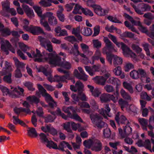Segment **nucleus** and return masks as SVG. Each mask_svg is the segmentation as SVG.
<instances>
[{
    "label": "nucleus",
    "instance_id": "obj_41",
    "mask_svg": "<svg viewBox=\"0 0 154 154\" xmlns=\"http://www.w3.org/2000/svg\"><path fill=\"white\" fill-rule=\"evenodd\" d=\"M80 27H78L76 28H73L72 31V34L75 35L78 38V39L80 41H82V37L80 34Z\"/></svg>",
    "mask_w": 154,
    "mask_h": 154
},
{
    "label": "nucleus",
    "instance_id": "obj_63",
    "mask_svg": "<svg viewBox=\"0 0 154 154\" xmlns=\"http://www.w3.org/2000/svg\"><path fill=\"white\" fill-rule=\"evenodd\" d=\"M142 45L146 52V55L148 56H150V52L149 49V45L147 43L144 42L142 44Z\"/></svg>",
    "mask_w": 154,
    "mask_h": 154
},
{
    "label": "nucleus",
    "instance_id": "obj_51",
    "mask_svg": "<svg viewBox=\"0 0 154 154\" xmlns=\"http://www.w3.org/2000/svg\"><path fill=\"white\" fill-rule=\"evenodd\" d=\"M82 34L85 36H89L91 35L92 33V31L91 28L88 27H84L82 30Z\"/></svg>",
    "mask_w": 154,
    "mask_h": 154
},
{
    "label": "nucleus",
    "instance_id": "obj_62",
    "mask_svg": "<svg viewBox=\"0 0 154 154\" xmlns=\"http://www.w3.org/2000/svg\"><path fill=\"white\" fill-rule=\"evenodd\" d=\"M87 5L94 9L97 5H96L95 1L93 0H88L86 2Z\"/></svg>",
    "mask_w": 154,
    "mask_h": 154
},
{
    "label": "nucleus",
    "instance_id": "obj_58",
    "mask_svg": "<svg viewBox=\"0 0 154 154\" xmlns=\"http://www.w3.org/2000/svg\"><path fill=\"white\" fill-rule=\"evenodd\" d=\"M23 84L29 90L33 91L35 90V88L33 87V84L31 82H23Z\"/></svg>",
    "mask_w": 154,
    "mask_h": 154
},
{
    "label": "nucleus",
    "instance_id": "obj_46",
    "mask_svg": "<svg viewBox=\"0 0 154 154\" xmlns=\"http://www.w3.org/2000/svg\"><path fill=\"white\" fill-rule=\"evenodd\" d=\"M70 122H66L64 123L63 125V127L64 129L66 130L68 132L71 133V134H69V136L70 137H74V135L72 134V131L70 129Z\"/></svg>",
    "mask_w": 154,
    "mask_h": 154
},
{
    "label": "nucleus",
    "instance_id": "obj_6",
    "mask_svg": "<svg viewBox=\"0 0 154 154\" xmlns=\"http://www.w3.org/2000/svg\"><path fill=\"white\" fill-rule=\"evenodd\" d=\"M118 47L121 46L122 50L124 55L126 57L131 58L133 61H137V56L128 47L122 42H119L117 41L115 43Z\"/></svg>",
    "mask_w": 154,
    "mask_h": 154
},
{
    "label": "nucleus",
    "instance_id": "obj_29",
    "mask_svg": "<svg viewBox=\"0 0 154 154\" xmlns=\"http://www.w3.org/2000/svg\"><path fill=\"white\" fill-rule=\"evenodd\" d=\"M22 7L27 16L31 18L34 17V14L33 10L25 4H23Z\"/></svg>",
    "mask_w": 154,
    "mask_h": 154
},
{
    "label": "nucleus",
    "instance_id": "obj_5",
    "mask_svg": "<svg viewBox=\"0 0 154 154\" xmlns=\"http://www.w3.org/2000/svg\"><path fill=\"white\" fill-rule=\"evenodd\" d=\"M83 144L87 148H90L91 147V149L96 152L100 151L102 149L101 143L97 139L85 140L83 142Z\"/></svg>",
    "mask_w": 154,
    "mask_h": 154
},
{
    "label": "nucleus",
    "instance_id": "obj_43",
    "mask_svg": "<svg viewBox=\"0 0 154 154\" xmlns=\"http://www.w3.org/2000/svg\"><path fill=\"white\" fill-rule=\"evenodd\" d=\"M140 124L142 126V128L144 131H147V127H148V120L144 118H140L138 119Z\"/></svg>",
    "mask_w": 154,
    "mask_h": 154
},
{
    "label": "nucleus",
    "instance_id": "obj_64",
    "mask_svg": "<svg viewBox=\"0 0 154 154\" xmlns=\"http://www.w3.org/2000/svg\"><path fill=\"white\" fill-rule=\"evenodd\" d=\"M121 37L132 38L134 37V34L131 32H125L121 35Z\"/></svg>",
    "mask_w": 154,
    "mask_h": 154
},
{
    "label": "nucleus",
    "instance_id": "obj_38",
    "mask_svg": "<svg viewBox=\"0 0 154 154\" xmlns=\"http://www.w3.org/2000/svg\"><path fill=\"white\" fill-rule=\"evenodd\" d=\"M51 113L54 116H55V115H57L58 116H60L62 118L65 120H67L68 119V116L66 115L64 113H63L61 112L60 109L59 108H57L56 112H51Z\"/></svg>",
    "mask_w": 154,
    "mask_h": 154
},
{
    "label": "nucleus",
    "instance_id": "obj_34",
    "mask_svg": "<svg viewBox=\"0 0 154 154\" xmlns=\"http://www.w3.org/2000/svg\"><path fill=\"white\" fill-rule=\"evenodd\" d=\"M93 79L97 84L104 85L106 81V79L103 76H96L93 78Z\"/></svg>",
    "mask_w": 154,
    "mask_h": 154
},
{
    "label": "nucleus",
    "instance_id": "obj_24",
    "mask_svg": "<svg viewBox=\"0 0 154 154\" xmlns=\"http://www.w3.org/2000/svg\"><path fill=\"white\" fill-rule=\"evenodd\" d=\"M108 8L103 9L100 6L97 5L94 9L95 12L98 15L103 16L106 15L109 11Z\"/></svg>",
    "mask_w": 154,
    "mask_h": 154
},
{
    "label": "nucleus",
    "instance_id": "obj_13",
    "mask_svg": "<svg viewBox=\"0 0 154 154\" xmlns=\"http://www.w3.org/2000/svg\"><path fill=\"white\" fill-rule=\"evenodd\" d=\"M1 50L4 52L6 54H8L9 50L13 53L15 52V50L11 48V45L8 41L2 39L1 41Z\"/></svg>",
    "mask_w": 154,
    "mask_h": 154
},
{
    "label": "nucleus",
    "instance_id": "obj_15",
    "mask_svg": "<svg viewBox=\"0 0 154 154\" xmlns=\"http://www.w3.org/2000/svg\"><path fill=\"white\" fill-rule=\"evenodd\" d=\"M23 28L26 31L34 35H37L39 33H44L42 29L39 26H33L32 25L30 26H24Z\"/></svg>",
    "mask_w": 154,
    "mask_h": 154
},
{
    "label": "nucleus",
    "instance_id": "obj_4",
    "mask_svg": "<svg viewBox=\"0 0 154 154\" xmlns=\"http://www.w3.org/2000/svg\"><path fill=\"white\" fill-rule=\"evenodd\" d=\"M62 110L65 112L67 114L68 116L71 119H75L76 121L82 122H83L81 118L76 113V111L78 112H80V109H77L76 107L74 109L72 106L67 107L63 106L62 108Z\"/></svg>",
    "mask_w": 154,
    "mask_h": 154
},
{
    "label": "nucleus",
    "instance_id": "obj_28",
    "mask_svg": "<svg viewBox=\"0 0 154 154\" xmlns=\"http://www.w3.org/2000/svg\"><path fill=\"white\" fill-rule=\"evenodd\" d=\"M88 87L92 95L95 97H98L101 93L100 89L98 88H94L93 86L89 85H88Z\"/></svg>",
    "mask_w": 154,
    "mask_h": 154
},
{
    "label": "nucleus",
    "instance_id": "obj_45",
    "mask_svg": "<svg viewBox=\"0 0 154 154\" xmlns=\"http://www.w3.org/2000/svg\"><path fill=\"white\" fill-rule=\"evenodd\" d=\"M120 93L122 97L125 100H131V97L130 95L126 92V91L123 88H122L120 91Z\"/></svg>",
    "mask_w": 154,
    "mask_h": 154
},
{
    "label": "nucleus",
    "instance_id": "obj_54",
    "mask_svg": "<svg viewBox=\"0 0 154 154\" xmlns=\"http://www.w3.org/2000/svg\"><path fill=\"white\" fill-rule=\"evenodd\" d=\"M15 112L17 114H19L21 112H24L27 113L30 112V110L29 109H26L22 108H15L14 109Z\"/></svg>",
    "mask_w": 154,
    "mask_h": 154
},
{
    "label": "nucleus",
    "instance_id": "obj_10",
    "mask_svg": "<svg viewBox=\"0 0 154 154\" xmlns=\"http://www.w3.org/2000/svg\"><path fill=\"white\" fill-rule=\"evenodd\" d=\"M131 5L136 13L140 15L143 14V12L149 11L151 9L149 5L144 3L139 4L137 7L133 4H131Z\"/></svg>",
    "mask_w": 154,
    "mask_h": 154
},
{
    "label": "nucleus",
    "instance_id": "obj_7",
    "mask_svg": "<svg viewBox=\"0 0 154 154\" xmlns=\"http://www.w3.org/2000/svg\"><path fill=\"white\" fill-rule=\"evenodd\" d=\"M37 85L39 91L42 95L45 97V100L48 103L50 106L52 108L56 106V103L54 101L51 96L47 93L46 90L40 84H38Z\"/></svg>",
    "mask_w": 154,
    "mask_h": 154
},
{
    "label": "nucleus",
    "instance_id": "obj_31",
    "mask_svg": "<svg viewBox=\"0 0 154 154\" xmlns=\"http://www.w3.org/2000/svg\"><path fill=\"white\" fill-rule=\"evenodd\" d=\"M47 17V16H46V13L43 14L41 18L40 23L46 30L49 31L51 30V28L48 22L45 20L46 18Z\"/></svg>",
    "mask_w": 154,
    "mask_h": 154
},
{
    "label": "nucleus",
    "instance_id": "obj_11",
    "mask_svg": "<svg viewBox=\"0 0 154 154\" xmlns=\"http://www.w3.org/2000/svg\"><path fill=\"white\" fill-rule=\"evenodd\" d=\"M134 25L138 26L139 29L141 32L146 33L150 37L154 38V24L150 27L149 32H148L147 28L143 26L140 21L136 22Z\"/></svg>",
    "mask_w": 154,
    "mask_h": 154
},
{
    "label": "nucleus",
    "instance_id": "obj_55",
    "mask_svg": "<svg viewBox=\"0 0 154 154\" xmlns=\"http://www.w3.org/2000/svg\"><path fill=\"white\" fill-rule=\"evenodd\" d=\"M134 68V65L132 63L127 62L125 63L124 66V70L126 72H128Z\"/></svg>",
    "mask_w": 154,
    "mask_h": 154
},
{
    "label": "nucleus",
    "instance_id": "obj_12",
    "mask_svg": "<svg viewBox=\"0 0 154 154\" xmlns=\"http://www.w3.org/2000/svg\"><path fill=\"white\" fill-rule=\"evenodd\" d=\"M105 53L106 55L107 60L110 64H112V59L113 64L115 66L120 65L122 63V59L121 57L106 52H105Z\"/></svg>",
    "mask_w": 154,
    "mask_h": 154
},
{
    "label": "nucleus",
    "instance_id": "obj_40",
    "mask_svg": "<svg viewBox=\"0 0 154 154\" xmlns=\"http://www.w3.org/2000/svg\"><path fill=\"white\" fill-rule=\"evenodd\" d=\"M83 8L80 5L76 4L75 5L72 13L74 14H81L82 12Z\"/></svg>",
    "mask_w": 154,
    "mask_h": 154
},
{
    "label": "nucleus",
    "instance_id": "obj_30",
    "mask_svg": "<svg viewBox=\"0 0 154 154\" xmlns=\"http://www.w3.org/2000/svg\"><path fill=\"white\" fill-rule=\"evenodd\" d=\"M120 115V112H118L117 114L116 115L115 117V119L116 121L119 124V123L124 124H128L129 122L127 120L125 117L123 115H122L119 118Z\"/></svg>",
    "mask_w": 154,
    "mask_h": 154
},
{
    "label": "nucleus",
    "instance_id": "obj_19",
    "mask_svg": "<svg viewBox=\"0 0 154 154\" xmlns=\"http://www.w3.org/2000/svg\"><path fill=\"white\" fill-rule=\"evenodd\" d=\"M104 108H101L98 110L99 113L105 119L107 118V116L111 117L112 115L110 112L111 109L109 107L108 104H106L104 105Z\"/></svg>",
    "mask_w": 154,
    "mask_h": 154
},
{
    "label": "nucleus",
    "instance_id": "obj_53",
    "mask_svg": "<svg viewBox=\"0 0 154 154\" xmlns=\"http://www.w3.org/2000/svg\"><path fill=\"white\" fill-rule=\"evenodd\" d=\"M38 3L42 7H49L52 5L48 0H41Z\"/></svg>",
    "mask_w": 154,
    "mask_h": 154
},
{
    "label": "nucleus",
    "instance_id": "obj_57",
    "mask_svg": "<svg viewBox=\"0 0 154 154\" xmlns=\"http://www.w3.org/2000/svg\"><path fill=\"white\" fill-rule=\"evenodd\" d=\"M123 85L125 88L127 89L131 93L133 92V88L131 85L126 82H124L123 83Z\"/></svg>",
    "mask_w": 154,
    "mask_h": 154
},
{
    "label": "nucleus",
    "instance_id": "obj_59",
    "mask_svg": "<svg viewBox=\"0 0 154 154\" xmlns=\"http://www.w3.org/2000/svg\"><path fill=\"white\" fill-rule=\"evenodd\" d=\"M132 49L137 53H140L142 51V49L140 48L138 45L134 44H132L131 45Z\"/></svg>",
    "mask_w": 154,
    "mask_h": 154
},
{
    "label": "nucleus",
    "instance_id": "obj_35",
    "mask_svg": "<svg viewBox=\"0 0 154 154\" xmlns=\"http://www.w3.org/2000/svg\"><path fill=\"white\" fill-rule=\"evenodd\" d=\"M66 147L70 150H72V147L68 143L65 141H63L60 143L58 146H57V148L56 149L63 151H65L64 149Z\"/></svg>",
    "mask_w": 154,
    "mask_h": 154
},
{
    "label": "nucleus",
    "instance_id": "obj_20",
    "mask_svg": "<svg viewBox=\"0 0 154 154\" xmlns=\"http://www.w3.org/2000/svg\"><path fill=\"white\" fill-rule=\"evenodd\" d=\"M127 125L124 127V132H123L121 128L119 129V133L122 138L126 137L127 136L130 135L132 132V128L129 125V123L126 124Z\"/></svg>",
    "mask_w": 154,
    "mask_h": 154
},
{
    "label": "nucleus",
    "instance_id": "obj_36",
    "mask_svg": "<svg viewBox=\"0 0 154 154\" xmlns=\"http://www.w3.org/2000/svg\"><path fill=\"white\" fill-rule=\"evenodd\" d=\"M58 7L59 9L57 12V16L60 21L63 22L65 20V16L62 13L64 11V9L61 5L59 6Z\"/></svg>",
    "mask_w": 154,
    "mask_h": 154
},
{
    "label": "nucleus",
    "instance_id": "obj_9",
    "mask_svg": "<svg viewBox=\"0 0 154 154\" xmlns=\"http://www.w3.org/2000/svg\"><path fill=\"white\" fill-rule=\"evenodd\" d=\"M90 118L92 123L94 126L98 128H102L103 126H107L106 124L101 121L102 118L96 113H93L90 115Z\"/></svg>",
    "mask_w": 154,
    "mask_h": 154
},
{
    "label": "nucleus",
    "instance_id": "obj_47",
    "mask_svg": "<svg viewBox=\"0 0 154 154\" xmlns=\"http://www.w3.org/2000/svg\"><path fill=\"white\" fill-rule=\"evenodd\" d=\"M118 102L122 110H123V109L124 108H126V109L127 107L128 106V102L127 101L123 100L122 98L120 99L119 100Z\"/></svg>",
    "mask_w": 154,
    "mask_h": 154
},
{
    "label": "nucleus",
    "instance_id": "obj_16",
    "mask_svg": "<svg viewBox=\"0 0 154 154\" xmlns=\"http://www.w3.org/2000/svg\"><path fill=\"white\" fill-rule=\"evenodd\" d=\"M101 57V54L100 51L99 50L97 49L96 51L92 57L91 61L89 60L86 56V58H83L82 62L85 64H87L88 63L93 64L94 63L95 60H98Z\"/></svg>",
    "mask_w": 154,
    "mask_h": 154
},
{
    "label": "nucleus",
    "instance_id": "obj_2",
    "mask_svg": "<svg viewBox=\"0 0 154 154\" xmlns=\"http://www.w3.org/2000/svg\"><path fill=\"white\" fill-rule=\"evenodd\" d=\"M19 45L21 50L26 54L29 58H33L35 61L48 62L51 53L48 54L43 51L41 54L39 50L37 49L35 51L31 47L23 43L20 42Z\"/></svg>",
    "mask_w": 154,
    "mask_h": 154
},
{
    "label": "nucleus",
    "instance_id": "obj_48",
    "mask_svg": "<svg viewBox=\"0 0 154 154\" xmlns=\"http://www.w3.org/2000/svg\"><path fill=\"white\" fill-rule=\"evenodd\" d=\"M109 94L103 93L102 94L100 97V100L102 102H106L109 101Z\"/></svg>",
    "mask_w": 154,
    "mask_h": 154
},
{
    "label": "nucleus",
    "instance_id": "obj_32",
    "mask_svg": "<svg viewBox=\"0 0 154 154\" xmlns=\"http://www.w3.org/2000/svg\"><path fill=\"white\" fill-rule=\"evenodd\" d=\"M46 16L48 18L49 23L52 25H55L57 23V20L56 17L53 16L51 12H48L46 13Z\"/></svg>",
    "mask_w": 154,
    "mask_h": 154
},
{
    "label": "nucleus",
    "instance_id": "obj_42",
    "mask_svg": "<svg viewBox=\"0 0 154 154\" xmlns=\"http://www.w3.org/2000/svg\"><path fill=\"white\" fill-rule=\"evenodd\" d=\"M6 72V74L4 75L5 76L3 77V80L5 82L10 84L12 82V74L11 72Z\"/></svg>",
    "mask_w": 154,
    "mask_h": 154
},
{
    "label": "nucleus",
    "instance_id": "obj_56",
    "mask_svg": "<svg viewBox=\"0 0 154 154\" xmlns=\"http://www.w3.org/2000/svg\"><path fill=\"white\" fill-rule=\"evenodd\" d=\"M28 135L32 137H35L37 136V133L34 128H31L29 129L28 131Z\"/></svg>",
    "mask_w": 154,
    "mask_h": 154
},
{
    "label": "nucleus",
    "instance_id": "obj_25",
    "mask_svg": "<svg viewBox=\"0 0 154 154\" xmlns=\"http://www.w3.org/2000/svg\"><path fill=\"white\" fill-rule=\"evenodd\" d=\"M103 40L106 44V47L103 49V52H105V50L106 49L109 51H116V50L112 42L107 37H104Z\"/></svg>",
    "mask_w": 154,
    "mask_h": 154
},
{
    "label": "nucleus",
    "instance_id": "obj_22",
    "mask_svg": "<svg viewBox=\"0 0 154 154\" xmlns=\"http://www.w3.org/2000/svg\"><path fill=\"white\" fill-rule=\"evenodd\" d=\"M136 144L138 146L144 147L149 151L152 146L150 140L148 139H146L144 141L141 140H139L137 142Z\"/></svg>",
    "mask_w": 154,
    "mask_h": 154
},
{
    "label": "nucleus",
    "instance_id": "obj_50",
    "mask_svg": "<svg viewBox=\"0 0 154 154\" xmlns=\"http://www.w3.org/2000/svg\"><path fill=\"white\" fill-rule=\"evenodd\" d=\"M72 77V74L67 73L64 75L61 76L60 82H66V80L71 79Z\"/></svg>",
    "mask_w": 154,
    "mask_h": 154
},
{
    "label": "nucleus",
    "instance_id": "obj_3",
    "mask_svg": "<svg viewBox=\"0 0 154 154\" xmlns=\"http://www.w3.org/2000/svg\"><path fill=\"white\" fill-rule=\"evenodd\" d=\"M0 89L4 95L10 94L13 98L19 97L24 96V89L19 86L17 87L11 86L10 92L6 87L1 85H0Z\"/></svg>",
    "mask_w": 154,
    "mask_h": 154
},
{
    "label": "nucleus",
    "instance_id": "obj_33",
    "mask_svg": "<svg viewBox=\"0 0 154 154\" xmlns=\"http://www.w3.org/2000/svg\"><path fill=\"white\" fill-rule=\"evenodd\" d=\"M149 112L151 113V116L149 119L148 127L151 130L153 129V127L154 126V110L152 108H150Z\"/></svg>",
    "mask_w": 154,
    "mask_h": 154
},
{
    "label": "nucleus",
    "instance_id": "obj_14",
    "mask_svg": "<svg viewBox=\"0 0 154 154\" xmlns=\"http://www.w3.org/2000/svg\"><path fill=\"white\" fill-rule=\"evenodd\" d=\"M129 75L132 79H137L140 76L141 77L146 76V72L143 69H140L138 70H133L130 72Z\"/></svg>",
    "mask_w": 154,
    "mask_h": 154
},
{
    "label": "nucleus",
    "instance_id": "obj_17",
    "mask_svg": "<svg viewBox=\"0 0 154 154\" xmlns=\"http://www.w3.org/2000/svg\"><path fill=\"white\" fill-rule=\"evenodd\" d=\"M42 72L47 77L48 80L50 82H60L61 76L56 75L54 77H52L51 75L52 71L51 70H47L44 69Z\"/></svg>",
    "mask_w": 154,
    "mask_h": 154
},
{
    "label": "nucleus",
    "instance_id": "obj_61",
    "mask_svg": "<svg viewBox=\"0 0 154 154\" xmlns=\"http://www.w3.org/2000/svg\"><path fill=\"white\" fill-rule=\"evenodd\" d=\"M33 8L35 12L37 13L38 16L40 17L41 18V16L43 15H42V10L41 8L37 6H34L33 5Z\"/></svg>",
    "mask_w": 154,
    "mask_h": 154
},
{
    "label": "nucleus",
    "instance_id": "obj_27",
    "mask_svg": "<svg viewBox=\"0 0 154 154\" xmlns=\"http://www.w3.org/2000/svg\"><path fill=\"white\" fill-rule=\"evenodd\" d=\"M5 67L3 68L2 70L0 72L2 75H3L6 73V72H11L13 70L12 68V64L8 61L5 62Z\"/></svg>",
    "mask_w": 154,
    "mask_h": 154
},
{
    "label": "nucleus",
    "instance_id": "obj_44",
    "mask_svg": "<svg viewBox=\"0 0 154 154\" xmlns=\"http://www.w3.org/2000/svg\"><path fill=\"white\" fill-rule=\"evenodd\" d=\"M13 60L15 62V65L17 67V69H20L25 67V64L23 62H20L16 57H14Z\"/></svg>",
    "mask_w": 154,
    "mask_h": 154
},
{
    "label": "nucleus",
    "instance_id": "obj_49",
    "mask_svg": "<svg viewBox=\"0 0 154 154\" xmlns=\"http://www.w3.org/2000/svg\"><path fill=\"white\" fill-rule=\"evenodd\" d=\"M70 124H71L72 129L74 130L75 131L78 128V131H81L85 129V128H80V125L79 124H76L74 122H71Z\"/></svg>",
    "mask_w": 154,
    "mask_h": 154
},
{
    "label": "nucleus",
    "instance_id": "obj_37",
    "mask_svg": "<svg viewBox=\"0 0 154 154\" xmlns=\"http://www.w3.org/2000/svg\"><path fill=\"white\" fill-rule=\"evenodd\" d=\"M137 107L133 104L127 107L126 110L130 113L135 115L137 114Z\"/></svg>",
    "mask_w": 154,
    "mask_h": 154
},
{
    "label": "nucleus",
    "instance_id": "obj_23",
    "mask_svg": "<svg viewBox=\"0 0 154 154\" xmlns=\"http://www.w3.org/2000/svg\"><path fill=\"white\" fill-rule=\"evenodd\" d=\"M35 95H35L30 96L26 98V100L31 104L33 103L36 104L38 103L40 101L39 98L40 97V94L38 92H37Z\"/></svg>",
    "mask_w": 154,
    "mask_h": 154
},
{
    "label": "nucleus",
    "instance_id": "obj_60",
    "mask_svg": "<svg viewBox=\"0 0 154 154\" xmlns=\"http://www.w3.org/2000/svg\"><path fill=\"white\" fill-rule=\"evenodd\" d=\"M71 97L72 99V101L74 103H76L77 102H78L79 100L80 97L79 95V94H72Z\"/></svg>",
    "mask_w": 154,
    "mask_h": 154
},
{
    "label": "nucleus",
    "instance_id": "obj_52",
    "mask_svg": "<svg viewBox=\"0 0 154 154\" xmlns=\"http://www.w3.org/2000/svg\"><path fill=\"white\" fill-rule=\"evenodd\" d=\"M46 143H47L46 144L47 147L49 148H52L55 149H56L57 148V144L52 141H49L48 140Z\"/></svg>",
    "mask_w": 154,
    "mask_h": 154
},
{
    "label": "nucleus",
    "instance_id": "obj_1",
    "mask_svg": "<svg viewBox=\"0 0 154 154\" xmlns=\"http://www.w3.org/2000/svg\"><path fill=\"white\" fill-rule=\"evenodd\" d=\"M38 39L42 46L49 52H52L51 53L48 61L50 64L54 66H60L66 69H69L71 68V64L70 63L65 60L63 59L62 61L61 58L56 54L55 51H53V46L50 41L46 40L41 36H39Z\"/></svg>",
    "mask_w": 154,
    "mask_h": 154
},
{
    "label": "nucleus",
    "instance_id": "obj_21",
    "mask_svg": "<svg viewBox=\"0 0 154 154\" xmlns=\"http://www.w3.org/2000/svg\"><path fill=\"white\" fill-rule=\"evenodd\" d=\"M84 67L85 71L89 74L90 75L92 76L95 75V72L99 71L100 66V65H95L92 67L85 66H84Z\"/></svg>",
    "mask_w": 154,
    "mask_h": 154
},
{
    "label": "nucleus",
    "instance_id": "obj_8",
    "mask_svg": "<svg viewBox=\"0 0 154 154\" xmlns=\"http://www.w3.org/2000/svg\"><path fill=\"white\" fill-rule=\"evenodd\" d=\"M83 88V84L80 81L77 82L75 86L72 85L70 86V89L72 91L75 92L78 91L79 93V97L82 100L86 101L87 100V98L85 94L82 92Z\"/></svg>",
    "mask_w": 154,
    "mask_h": 154
},
{
    "label": "nucleus",
    "instance_id": "obj_26",
    "mask_svg": "<svg viewBox=\"0 0 154 154\" xmlns=\"http://www.w3.org/2000/svg\"><path fill=\"white\" fill-rule=\"evenodd\" d=\"M74 51L72 49L71 50L69 51V53L71 54H73L74 55L76 56H78L79 55H80V56L84 58H86V56L84 54L81 53H80L79 51V46L78 45L76 44H75L74 45Z\"/></svg>",
    "mask_w": 154,
    "mask_h": 154
},
{
    "label": "nucleus",
    "instance_id": "obj_39",
    "mask_svg": "<svg viewBox=\"0 0 154 154\" xmlns=\"http://www.w3.org/2000/svg\"><path fill=\"white\" fill-rule=\"evenodd\" d=\"M107 82L108 83L116 85V87L120 86L121 84V82L120 80L114 77H110L107 81Z\"/></svg>",
    "mask_w": 154,
    "mask_h": 154
},
{
    "label": "nucleus",
    "instance_id": "obj_18",
    "mask_svg": "<svg viewBox=\"0 0 154 154\" xmlns=\"http://www.w3.org/2000/svg\"><path fill=\"white\" fill-rule=\"evenodd\" d=\"M2 10L0 11L1 14L5 17H9L10 15L8 13V11L10 8V3L9 1L6 0L1 2Z\"/></svg>",
    "mask_w": 154,
    "mask_h": 154
}]
</instances>
